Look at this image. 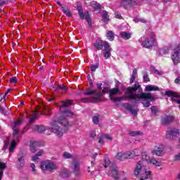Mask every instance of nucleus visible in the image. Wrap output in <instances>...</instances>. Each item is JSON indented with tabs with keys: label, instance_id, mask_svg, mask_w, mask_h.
Wrapping results in <instances>:
<instances>
[{
	"label": "nucleus",
	"instance_id": "nucleus-1",
	"mask_svg": "<svg viewBox=\"0 0 180 180\" xmlns=\"http://www.w3.org/2000/svg\"><path fill=\"white\" fill-rule=\"evenodd\" d=\"M126 98L134 102L143 101L142 104L146 108H148L151 105L150 101H154L155 98L151 93L143 92V88L139 82H136L134 86H129L125 92Z\"/></svg>",
	"mask_w": 180,
	"mask_h": 180
},
{
	"label": "nucleus",
	"instance_id": "nucleus-2",
	"mask_svg": "<svg viewBox=\"0 0 180 180\" xmlns=\"http://www.w3.org/2000/svg\"><path fill=\"white\" fill-rule=\"evenodd\" d=\"M58 124H62V126L67 127V126H68V120L65 118L59 121L53 120L49 127V130L52 133H56L57 136H63L64 129L60 127Z\"/></svg>",
	"mask_w": 180,
	"mask_h": 180
},
{
	"label": "nucleus",
	"instance_id": "nucleus-3",
	"mask_svg": "<svg viewBox=\"0 0 180 180\" xmlns=\"http://www.w3.org/2000/svg\"><path fill=\"white\" fill-rule=\"evenodd\" d=\"M134 175L136 176L140 175L139 180H148L150 175H151V172L147 171V167H145L143 161H139L135 167Z\"/></svg>",
	"mask_w": 180,
	"mask_h": 180
},
{
	"label": "nucleus",
	"instance_id": "nucleus-4",
	"mask_svg": "<svg viewBox=\"0 0 180 180\" xmlns=\"http://www.w3.org/2000/svg\"><path fill=\"white\" fill-rule=\"evenodd\" d=\"M94 46L97 49V50L103 49V54L105 60H108L111 56L112 48L110 47V44L109 42L106 41H96L94 44Z\"/></svg>",
	"mask_w": 180,
	"mask_h": 180
},
{
	"label": "nucleus",
	"instance_id": "nucleus-5",
	"mask_svg": "<svg viewBox=\"0 0 180 180\" xmlns=\"http://www.w3.org/2000/svg\"><path fill=\"white\" fill-rule=\"evenodd\" d=\"M62 105L60 107V112H62L63 116H67L68 117H72L74 113L71 112L69 109L64 110L65 108H68V106H71L72 103L70 100H68L66 101H61Z\"/></svg>",
	"mask_w": 180,
	"mask_h": 180
},
{
	"label": "nucleus",
	"instance_id": "nucleus-6",
	"mask_svg": "<svg viewBox=\"0 0 180 180\" xmlns=\"http://www.w3.org/2000/svg\"><path fill=\"white\" fill-rule=\"evenodd\" d=\"M109 91H110V89H109V87H105L103 89V92L96 93V91H89L84 92V95H91V98H93V99H95V101L99 102L101 101V96H102L103 94L109 92Z\"/></svg>",
	"mask_w": 180,
	"mask_h": 180
},
{
	"label": "nucleus",
	"instance_id": "nucleus-7",
	"mask_svg": "<svg viewBox=\"0 0 180 180\" xmlns=\"http://www.w3.org/2000/svg\"><path fill=\"white\" fill-rule=\"evenodd\" d=\"M155 46V34L151 33L149 37L142 42V46L146 49H153Z\"/></svg>",
	"mask_w": 180,
	"mask_h": 180
},
{
	"label": "nucleus",
	"instance_id": "nucleus-8",
	"mask_svg": "<svg viewBox=\"0 0 180 180\" xmlns=\"http://www.w3.org/2000/svg\"><path fill=\"white\" fill-rule=\"evenodd\" d=\"M41 168L43 171H49V172H53L57 166L52 162L45 161L42 162L41 164Z\"/></svg>",
	"mask_w": 180,
	"mask_h": 180
},
{
	"label": "nucleus",
	"instance_id": "nucleus-9",
	"mask_svg": "<svg viewBox=\"0 0 180 180\" xmlns=\"http://www.w3.org/2000/svg\"><path fill=\"white\" fill-rule=\"evenodd\" d=\"M179 135V129L176 128H172L166 132V137L170 140H175V139H178Z\"/></svg>",
	"mask_w": 180,
	"mask_h": 180
},
{
	"label": "nucleus",
	"instance_id": "nucleus-10",
	"mask_svg": "<svg viewBox=\"0 0 180 180\" xmlns=\"http://www.w3.org/2000/svg\"><path fill=\"white\" fill-rule=\"evenodd\" d=\"M152 155H156L157 157H162L164 155V146L161 144L156 145L153 150L151 151Z\"/></svg>",
	"mask_w": 180,
	"mask_h": 180
},
{
	"label": "nucleus",
	"instance_id": "nucleus-11",
	"mask_svg": "<svg viewBox=\"0 0 180 180\" xmlns=\"http://www.w3.org/2000/svg\"><path fill=\"white\" fill-rule=\"evenodd\" d=\"M22 120H18L14 122L11 124L12 129L13 130V136L15 139H18L19 137H20V136L19 135V129H18V126H20Z\"/></svg>",
	"mask_w": 180,
	"mask_h": 180
},
{
	"label": "nucleus",
	"instance_id": "nucleus-12",
	"mask_svg": "<svg viewBox=\"0 0 180 180\" xmlns=\"http://www.w3.org/2000/svg\"><path fill=\"white\" fill-rule=\"evenodd\" d=\"M172 60L174 64L176 65L180 60V46L176 48L172 54Z\"/></svg>",
	"mask_w": 180,
	"mask_h": 180
},
{
	"label": "nucleus",
	"instance_id": "nucleus-13",
	"mask_svg": "<svg viewBox=\"0 0 180 180\" xmlns=\"http://www.w3.org/2000/svg\"><path fill=\"white\" fill-rule=\"evenodd\" d=\"M175 117L172 115H166L161 120V124H163V126H168L169 124H171L172 122H174Z\"/></svg>",
	"mask_w": 180,
	"mask_h": 180
},
{
	"label": "nucleus",
	"instance_id": "nucleus-14",
	"mask_svg": "<svg viewBox=\"0 0 180 180\" xmlns=\"http://www.w3.org/2000/svg\"><path fill=\"white\" fill-rule=\"evenodd\" d=\"M121 6L127 9L129 6H134V5H137V1H134L133 0H121L120 1Z\"/></svg>",
	"mask_w": 180,
	"mask_h": 180
},
{
	"label": "nucleus",
	"instance_id": "nucleus-15",
	"mask_svg": "<svg viewBox=\"0 0 180 180\" xmlns=\"http://www.w3.org/2000/svg\"><path fill=\"white\" fill-rule=\"evenodd\" d=\"M116 95H120V90L117 88H113L109 90V98L112 102H113V99H116V98L113 97Z\"/></svg>",
	"mask_w": 180,
	"mask_h": 180
},
{
	"label": "nucleus",
	"instance_id": "nucleus-16",
	"mask_svg": "<svg viewBox=\"0 0 180 180\" xmlns=\"http://www.w3.org/2000/svg\"><path fill=\"white\" fill-rule=\"evenodd\" d=\"M26 155L23 153H22L21 155L18 156V160H17V167L18 168H23L25 167V157Z\"/></svg>",
	"mask_w": 180,
	"mask_h": 180
},
{
	"label": "nucleus",
	"instance_id": "nucleus-17",
	"mask_svg": "<svg viewBox=\"0 0 180 180\" xmlns=\"http://www.w3.org/2000/svg\"><path fill=\"white\" fill-rule=\"evenodd\" d=\"M44 146V143H41L40 142H30V151L31 153H36V148L37 147H43Z\"/></svg>",
	"mask_w": 180,
	"mask_h": 180
},
{
	"label": "nucleus",
	"instance_id": "nucleus-18",
	"mask_svg": "<svg viewBox=\"0 0 180 180\" xmlns=\"http://www.w3.org/2000/svg\"><path fill=\"white\" fill-rule=\"evenodd\" d=\"M7 167L8 165H6V162H4L0 159V180H2V178H4V171Z\"/></svg>",
	"mask_w": 180,
	"mask_h": 180
},
{
	"label": "nucleus",
	"instance_id": "nucleus-19",
	"mask_svg": "<svg viewBox=\"0 0 180 180\" xmlns=\"http://www.w3.org/2000/svg\"><path fill=\"white\" fill-rule=\"evenodd\" d=\"M124 108H125L127 110H129L131 113H132V115H137V108H133L131 105L125 103H124Z\"/></svg>",
	"mask_w": 180,
	"mask_h": 180
},
{
	"label": "nucleus",
	"instance_id": "nucleus-20",
	"mask_svg": "<svg viewBox=\"0 0 180 180\" xmlns=\"http://www.w3.org/2000/svg\"><path fill=\"white\" fill-rule=\"evenodd\" d=\"M73 165V172L76 175V176H78L79 175V163L78 162H74L72 163Z\"/></svg>",
	"mask_w": 180,
	"mask_h": 180
},
{
	"label": "nucleus",
	"instance_id": "nucleus-21",
	"mask_svg": "<svg viewBox=\"0 0 180 180\" xmlns=\"http://www.w3.org/2000/svg\"><path fill=\"white\" fill-rule=\"evenodd\" d=\"M145 91H146V92H151V91H160V87L155 85L150 84L146 86Z\"/></svg>",
	"mask_w": 180,
	"mask_h": 180
},
{
	"label": "nucleus",
	"instance_id": "nucleus-22",
	"mask_svg": "<svg viewBox=\"0 0 180 180\" xmlns=\"http://www.w3.org/2000/svg\"><path fill=\"white\" fill-rule=\"evenodd\" d=\"M111 174L114 179L119 180V172L116 169V167H111Z\"/></svg>",
	"mask_w": 180,
	"mask_h": 180
},
{
	"label": "nucleus",
	"instance_id": "nucleus-23",
	"mask_svg": "<svg viewBox=\"0 0 180 180\" xmlns=\"http://www.w3.org/2000/svg\"><path fill=\"white\" fill-rule=\"evenodd\" d=\"M34 130L39 133H44V131H46V128L43 125H35L34 127Z\"/></svg>",
	"mask_w": 180,
	"mask_h": 180
},
{
	"label": "nucleus",
	"instance_id": "nucleus-24",
	"mask_svg": "<svg viewBox=\"0 0 180 180\" xmlns=\"http://www.w3.org/2000/svg\"><path fill=\"white\" fill-rule=\"evenodd\" d=\"M121 37L122 39H124V40H129V39H130V37H131V34L129 32H121L120 33Z\"/></svg>",
	"mask_w": 180,
	"mask_h": 180
},
{
	"label": "nucleus",
	"instance_id": "nucleus-25",
	"mask_svg": "<svg viewBox=\"0 0 180 180\" xmlns=\"http://www.w3.org/2000/svg\"><path fill=\"white\" fill-rule=\"evenodd\" d=\"M15 148H16V140H13V141L11 143V146L8 148L9 150V155H11L12 154V153H13Z\"/></svg>",
	"mask_w": 180,
	"mask_h": 180
},
{
	"label": "nucleus",
	"instance_id": "nucleus-26",
	"mask_svg": "<svg viewBox=\"0 0 180 180\" xmlns=\"http://www.w3.org/2000/svg\"><path fill=\"white\" fill-rule=\"evenodd\" d=\"M106 37L110 40V41H113L115 40V33L110 30L108 31Z\"/></svg>",
	"mask_w": 180,
	"mask_h": 180
},
{
	"label": "nucleus",
	"instance_id": "nucleus-27",
	"mask_svg": "<svg viewBox=\"0 0 180 180\" xmlns=\"http://www.w3.org/2000/svg\"><path fill=\"white\" fill-rule=\"evenodd\" d=\"M136 78H137V69H134L130 78V84H133L136 80Z\"/></svg>",
	"mask_w": 180,
	"mask_h": 180
},
{
	"label": "nucleus",
	"instance_id": "nucleus-28",
	"mask_svg": "<svg viewBox=\"0 0 180 180\" xmlns=\"http://www.w3.org/2000/svg\"><path fill=\"white\" fill-rule=\"evenodd\" d=\"M147 162H149V164H153V165H156V167H161V162L157 161L155 159L149 158Z\"/></svg>",
	"mask_w": 180,
	"mask_h": 180
},
{
	"label": "nucleus",
	"instance_id": "nucleus-29",
	"mask_svg": "<svg viewBox=\"0 0 180 180\" xmlns=\"http://www.w3.org/2000/svg\"><path fill=\"white\" fill-rule=\"evenodd\" d=\"M129 136L131 137H136V136H143V132L140 131H129Z\"/></svg>",
	"mask_w": 180,
	"mask_h": 180
},
{
	"label": "nucleus",
	"instance_id": "nucleus-30",
	"mask_svg": "<svg viewBox=\"0 0 180 180\" xmlns=\"http://www.w3.org/2000/svg\"><path fill=\"white\" fill-rule=\"evenodd\" d=\"M127 92V90H126V91L124 92V95H125V97H116L115 99H112L114 102V103H116V102H122V101H124V99H127L128 101L129 98H126V93Z\"/></svg>",
	"mask_w": 180,
	"mask_h": 180
},
{
	"label": "nucleus",
	"instance_id": "nucleus-31",
	"mask_svg": "<svg viewBox=\"0 0 180 180\" xmlns=\"http://www.w3.org/2000/svg\"><path fill=\"white\" fill-rule=\"evenodd\" d=\"M117 160H120V161H123L124 160H126V155L124 154V153H118L117 154Z\"/></svg>",
	"mask_w": 180,
	"mask_h": 180
},
{
	"label": "nucleus",
	"instance_id": "nucleus-32",
	"mask_svg": "<svg viewBox=\"0 0 180 180\" xmlns=\"http://www.w3.org/2000/svg\"><path fill=\"white\" fill-rule=\"evenodd\" d=\"M77 11L79 12V16H80L81 19H84L85 18V15H84V10L82 6L77 7Z\"/></svg>",
	"mask_w": 180,
	"mask_h": 180
},
{
	"label": "nucleus",
	"instance_id": "nucleus-33",
	"mask_svg": "<svg viewBox=\"0 0 180 180\" xmlns=\"http://www.w3.org/2000/svg\"><path fill=\"white\" fill-rule=\"evenodd\" d=\"M85 18L88 25L91 26L92 25V21L91 20V16L89 15V13L86 12V13H85Z\"/></svg>",
	"mask_w": 180,
	"mask_h": 180
},
{
	"label": "nucleus",
	"instance_id": "nucleus-34",
	"mask_svg": "<svg viewBox=\"0 0 180 180\" xmlns=\"http://www.w3.org/2000/svg\"><path fill=\"white\" fill-rule=\"evenodd\" d=\"M102 19L103 20L104 22L109 21V15H108V13L106 12V11H103Z\"/></svg>",
	"mask_w": 180,
	"mask_h": 180
},
{
	"label": "nucleus",
	"instance_id": "nucleus-35",
	"mask_svg": "<svg viewBox=\"0 0 180 180\" xmlns=\"http://www.w3.org/2000/svg\"><path fill=\"white\" fill-rule=\"evenodd\" d=\"M91 6L94 8V9H98V11L101 9V4L96 1H93L91 3Z\"/></svg>",
	"mask_w": 180,
	"mask_h": 180
},
{
	"label": "nucleus",
	"instance_id": "nucleus-36",
	"mask_svg": "<svg viewBox=\"0 0 180 180\" xmlns=\"http://www.w3.org/2000/svg\"><path fill=\"white\" fill-rule=\"evenodd\" d=\"M150 110L153 116H157V113H158V108L156 106H152Z\"/></svg>",
	"mask_w": 180,
	"mask_h": 180
},
{
	"label": "nucleus",
	"instance_id": "nucleus-37",
	"mask_svg": "<svg viewBox=\"0 0 180 180\" xmlns=\"http://www.w3.org/2000/svg\"><path fill=\"white\" fill-rule=\"evenodd\" d=\"M126 155V159L127 158H134V153L132 151H128L127 153H124Z\"/></svg>",
	"mask_w": 180,
	"mask_h": 180
},
{
	"label": "nucleus",
	"instance_id": "nucleus-38",
	"mask_svg": "<svg viewBox=\"0 0 180 180\" xmlns=\"http://www.w3.org/2000/svg\"><path fill=\"white\" fill-rule=\"evenodd\" d=\"M97 68H99V63H97L96 65H91L90 66V70L91 71H92L93 72H95V71H96Z\"/></svg>",
	"mask_w": 180,
	"mask_h": 180
},
{
	"label": "nucleus",
	"instance_id": "nucleus-39",
	"mask_svg": "<svg viewBox=\"0 0 180 180\" xmlns=\"http://www.w3.org/2000/svg\"><path fill=\"white\" fill-rule=\"evenodd\" d=\"M62 12H63V13H65V15H66V16H69V17L72 16V15L71 14L70 11L66 10L65 8H64V7H62Z\"/></svg>",
	"mask_w": 180,
	"mask_h": 180
},
{
	"label": "nucleus",
	"instance_id": "nucleus-40",
	"mask_svg": "<svg viewBox=\"0 0 180 180\" xmlns=\"http://www.w3.org/2000/svg\"><path fill=\"white\" fill-rule=\"evenodd\" d=\"M134 22H136V23H139V22H141L142 23H147V20L144 18H135L134 19Z\"/></svg>",
	"mask_w": 180,
	"mask_h": 180
},
{
	"label": "nucleus",
	"instance_id": "nucleus-41",
	"mask_svg": "<svg viewBox=\"0 0 180 180\" xmlns=\"http://www.w3.org/2000/svg\"><path fill=\"white\" fill-rule=\"evenodd\" d=\"M63 156L64 157V158H66V160H69L70 158H72V155H71V153H64Z\"/></svg>",
	"mask_w": 180,
	"mask_h": 180
},
{
	"label": "nucleus",
	"instance_id": "nucleus-42",
	"mask_svg": "<svg viewBox=\"0 0 180 180\" xmlns=\"http://www.w3.org/2000/svg\"><path fill=\"white\" fill-rule=\"evenodd\" d=\"M37 115H39V112H34V116L30 120V123H33L36 119H37Z\"/></svg>",
	"mask_w": 180,
	"mask_h": 180
},
{
	"label": "nucleus",
	"instance_id": "nucleus-43",
	"mask_svg": "<svg viewBox=\"0 0 180 180\" xmlns=\"http://www.w3.org/2000/svg\"><path fill=\"white\" fill-rule=\"evenodd\" d=\"M93 122L94 124H98V123H99V115L93 117Z\"/></svg>",
	"mask_w": 180,
	"mask_h": 180
},
{
	"label": "nucleus",
	"instance_id": "nucleus-44",
	"mask_svg": "<svg viewBox=\"0 0 180 180\" xmlns=\"http://www.w3.org/2000/svg\"><path fill=\"white\" fill-rule=\"evenodd\" d=\"M143 82H150V77H148V75L146 72L143 74Z\"/></svg>",
	"mask_w": 180,
	"mask_h": 180
},
{
	"label": "nucleus",
	"instance_id": "nucleus-45",
	"mask_svg": "<svg viewBox=\"0 0 180 180\" xmlns=\"http://www.w3.org/2000/svg\"><path fill=\"white\" fill-rule=\"evenodd\" d=\"M142 158L143 160H145V161H148V159H150V158H148V156L147 155V153L146 152H143L142 153Z\"/></svg>",
	"mask_w": 180,
	"mask_h": 180
},
{
	"label": "nucleus",
	"instance_id": "nucleus-46",
	"mask_svg": "<svg viewBox=\"0 0 180 180\" xmlns=\"http://www.w3.org/2000/svg\"><path fill=\"white\" fill-rule=\"evenodd\" d=\"M109 165H110V160L108 158L105 159L104 167L105 168H108Z\"/></svg>",
	"mask_w": 180,
	"mask_h": 180
},
{
	"label": "nucleus",
	"instance_id": "nucleus-47",
	"mask_svg": "<svg viewBox=\"0 0 180 180\" xmlns=\"http://www.w3.org/2000/svg\"><path fill=\"white\" fill-rule=\"evenodd\" d=\"M12 91V89H8V91H6L3 97L1 98L0 99V102H2V99L5 98L6 97V95H8V94H9V91Z\"/></svg>",
	"mask_w": 180,
	"mask_h": 180
},
{
	"label": "nucleus",
	"instance_id": "nucleus-48",
	"mask_svg": "<svg viewBox=\"0 0 180 180\" xmlns=\"http://www.w3.org/2000/svg\"><path fill=\"white\" fill-rule=\"evenodd\" d=\"M10 82L11 84H16V82H18V79H16L15 77H13L10 79Z\"/></svg>",
	"mask_w": 180,
	"mask_h": 180
},
{
	"label": "nucleus",
	"instance_id": "nucleus-49",
	"mask_svg": "<svg viewBox=\"0 0 180 180\" xmlns=\"http://www.w3.org/2000/svg\"><path fill=\"white\" fill-rule=\"evenodd\" d=\"M132 153H134V157H137V156L140 155V150H139L137 149L132 150Z\"/></svg>",
	"mask_w": 180,
	"mask_h": 180
},
{
	"label": "nucleus",
	"instance_id": "nucleus-50",
	"mask_svg": "<svg viewBox=\"0 0 180 180\" xmlns=\"http://www.w3.org/2000/svg\"><path fill=\"white\" fill-rule=\"evenodd\" d=\"M32 160L34 162H36V161H39V156L37 155H34L32 156Z\"/></svg>",
	"mask_w": 180,
	"mask_h": 180
},
{
	"label": "nucleus",
	"instance_id": "nucleus-51",
	"mask_svg": "<svg viewBox=\"0 0 180 180\" xmlns=\"http://www.w3.org/2000/svg\"><path fill=\"white\" fill-rule=\"evenodd\" d=\"M31 168H32V172L34 174H36L37 172L36 166L33 163L31 164Z\"/></svg>",
	"mask_w": 180,
	"mask_h": 180
},
{
	"label": "nucleus",
	"instance_id": "nucleus-52",
	"mask_svg": "<svg viewBox=\"0 0 180 180\" xmlns=\"http://www.w3.org/2000/svg\"><path fill=\"white\" fill-rule=\"evenodd\" d=\"M43 154H44V151L43 150H41L36 155L38 157H41V155H43Z\"/></svg>",
	"mask_w": 180,
	"mask_h": 180
},
{
	"label": "nucleus",
	"instance_id": "nucleus-53",
	"mask_svg": "<svg viewBox=\"0 0 180 180\" xmlns=\"http://www.w3.org/2000/svg\"><path fill=\"white\" fill-rule=\"evenodd\" d=\"M57 89H62V90H63V91H65V89H67V86H64V85H63V86H58L57 87Z\"/></svg>",
	"mask_w": 180,
	"mask_h": 180
},
{
	"label": "nucleus",
	"instance_id": "nucleus-54",
	"mask_svg": "<svg viewBox=\"0 0 180 180\" xmlns=\"http://www.w3.org/2000/svg\"><path fill=\"white\" fill-rule=\"evenodd\" d=\"M174 160L175 161H180V153L175 155Z\"/></svg>",
	"mask_w": 180,
	"mask_h": 180
},
{
	"label": "nucleus",
	"instance_id": "nucleus-55",
	"mask_svg": "<svg viewBox=\"0 0 180 180\" xmlns=\"http://www.w3.org/2000/svg\"><path fill=\"white\" fill-rule=\"evenodd\" d=\"M8 148V141H4V146L3 147V150L5 151Z\"/></svg>",
	"mask_w": 180,
	"mask_h": 180
},
{
	"label": "nucleus",
	"instance_id": "nucleus-56",
	"mask_svg": "<svg viewBox=\"0 0 180 180\" xmlns=\"http://www.w3.org/2000/svg\"><path fill=\"white\" fill-rule=\"evenodd\" d=\"M0 112L2 113L3 115H5V108L4 107L0 105Z\"/></svg>",
	"mask_w": 180,
	"mask_h": 180
},
{
	"label": "nucleus",
	"instance_id": "nucleus-57",
	"mask_svg": "<svg viewBox=\"0 0 180 180\" xmlns=\"http://www.w3.org/2000/svg\"><path fill=\"white\" fill-rule=\"evenodd\" d=\"M103 137L107 140H112V137H110L109 135H103Z\"/></svg>",
	"mask_w": 180,
	"mask_h": 180
},
{
	"label": "nucleus",
	"instance_id": "nucleus-58",
	"mask_svg": "<svg viewBox=\"0 0 180 180\" xmlns=\"http://www.w3.org/2000/svg\"><path fill=\"white\" fill-rule=\"evenodd\" d=\"M115 18H116L117 19H122V15H121L120 13H115Z\"/></svg>",
	"mask_w": 180,
	"mask_h": 180
},
{
	"label": "nucleus",
	"instance_id": "nucleus-59",
	"mask_svg": "<svg viewBox=\"0 0 180 180\" xmlns=\"http://www.w3.org/2000/svg\"><path fill=\"white\" fill-rule=\"evenodd\" d=\"M45 112H51V108L49 107L44 108Z\"/></svg>",
	"mask_w": 180,
	"mask_h": 180
},
{
	"label": "nucleus",
	"instance_id": "nucleus-60",
	"mask_svg": "<svg viewBox=\"0 0 180 180\" xmlns=\"http://www.w3.org/2000/svg\"><path fill=\"white\" fill-rule=\"evenodd\" d=\"M98 143H99L100 144H103V139L102 138H99V139H98Z\"/></svg>",
	"mask_w": 180,
	"mask_h": 180
},
{
	"label": "nucleus",
	"instance_id": "nucleus-61",
	"mask_svg": "<svg viewBox=\"0 0 180 180\" xmlns=\"http://www.w3.org/2000/svg\"><path fill=\"white\" fill-rule=\"evenodd\" d=\"M172 101H174V102H176L178 104L180 105V99L179 100H176V99H174L173 98H172Z\"/></svg>",
	"mask_w": 180,
	"mask_h": 180
},
{
	"label": "nucleus",
	"instance_id": "nucleus-62",
	"mask_svg": "<svg viewBox=\"0 0 180 180\" xmlns=\"http://www.w3.org/2000/svg\"><path fill=\"white\" fill-rule=\"evenodd\" d=\"M97 88H98V89H102V84H98Z\"/></svg>",
	"mask_w": 180,
	"mask_h": 180
},
{
	"label": "nucleus",
	"instance_id": "nucleus-63",
	"mask_svg": "<svg viewBox=\"0 0 180 180\" xmlns=\"http://www.w3.org/2000/svg\"><path fill=\"white\" fill-rule=\"evenodd\" d=\"M98 155V153H95L93 156L92 158H94V160H95V158H96V156Z\"/></svg>",
	"mask_w": 180,
	"mask_h": 180
},
{
	"label": "nucleus",
	"instance_id": "nucleus-64",
	"mask_svg": "<svg viewBox=\"0 0 180 180\" xmlns=\"http://www.w3.org/2000/svg\"><path fill=\"white\" fill-rule=\"evenodd\" d=\"M95 136H96V134H95V132H93L91 134V137H95Z\"/></svg>",
	"mask_w": 180,
	"mask_h": 180
}]
</instances>
